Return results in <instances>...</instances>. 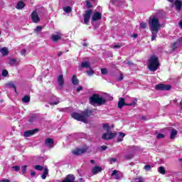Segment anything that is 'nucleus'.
Listing matches in <instances>:
<instances>
[{
  "label": "nucleus",
  "instance_id": "f257e3e1",
  "mask_svg": "<svg viewBox=\"0 0 182 182\" xmlns=\"http://www.w3.org/2000/svg\"><path fill=\"white\" fill-rule=\"evenodd\" d=\"M95 109H85L81 112L80 114L78 112H73L71 116L75 120H77V122H82V123H86L87 122V119L91 116H93V112Z\"/></svg>",
  "mask_w": 182,
  "mask_h": 182
},
{
  "label": "nucleus",
  "instance_id": "f03ea898",
  "mask_svg": "<svg viewBox=\"0 0 182 182\" xmlns=\"http://www.w3.org/2000/svg\"><path fill=\"white\" fill-rule=\"evenodd\" d=\"M149 25L151 32V41H153L156 40V38H157L159 29L161 28V25H160V21L157 17H150Z\"/></svg>",
  "mask_w": 182,
  "mask_h": 182
},
{
  "label": "nucleus",
  "instance_id": "7ed1b4c3",
  "mask_svg": "<svg viewBox=\"0 0 182 182\" xmlns=\"http://www.w3.org/2000/svg\"><path fill=\"white\" fill-rule=\"evenodd\" d=\"M159 66H160L159 57L156 55H151L148 60V69H149L151 72H156V70L159 69Z\"/></svg>",
  "mask_w": 182,
  "mask_h": 182
},
{
  "label": "nucleus",
  "instance_id": "20e7f679",
  "mask_svg": "<svg viewBox=\"0 0 182 182\" xmlns=\"http://www.w3.org/2000/svg\"><path fill=\"white\" fill-rule=\"evenodd\" d=\"M90 105H99L103 106L106 105V100L100 97L99 94H93L89 99Z\"/></svg>",
  "mask_w": 182,
  "mask_h": 182
},
{
  "label": "nucleus",
  "instance_id": "39448f33",
  "mask_svg": "<svg viewBox=\"0 0 182 182\" xmlns=\"http://www.w3.org/2000/svg\"><path fill=\"white\" fill-rule=\"evenodd\" d=\"M102 127L107 132V133L103 134L102 136L103 140H112V139L116 137L117 134L115 132H110V124H109V123L104 124Z\"/></svg>",
  "mask_w": 182,
  "mask_h": 182
},
{
  "label": "nucleus",
  "instance_id": "423d86ee",
  "mask_svg": "<svg viewBox=\"0 0 182 182\" xmlns=\"http://www.w3.org/2000/svg\"><path fill=\"white\" fill-rule=\"evenodd\" d=\"M155 89L156 90L167 91L171 89V85L160 83L155 86Z\"/></svg>",
  "mask_w": 182,
  "mask_h": 182
},
{
  "label": "nucleus",
  "instance_id": "0eeeda50",
  "mask_svg": "<svg viewBox=\"0 0 182 182\" xmlns=\"http://www.w3.org/2000/svg\"><path fill=\"white\" fill-rule=\"evenodd\" d=\"M92 14H93V10L92 9L85 11V14L83 16L85 25H89V21H90Z\"/></svg>",
  "mask_w": 182,
  "mask_h": 182
},
{
  "label": "nucleus",
  "instance_id": "6e6552de",
  "mask_svg": "<svg viewBox=\"0 0 182 182\" xmlns=\"http://www.w3.org/2000/svg\"><path fill=\"white\" fill-rule=\"evenodd\" d=\"M136 102H133L132 103L127 104L124 102V98L121 97L118 102V107L119 109H122L123 106H136Z\"/></svg>",
  "mask_w": 182,
  "mask_h": 182
},
{
  "label": "nucleus",
  "instance_id": "1a4fd4ad",
  "mask_svg": "<svg viewBox=\"0 0 182 182\" xmlns=\"http://www.w3.org/2000/svg\"><path fill=\"white\" fill-rule=\"evenodd\" d=\"M31 21L33 22V23H38V22H41V18H39L38 11H36V10H34L31 13Z\"/></svg>",
  "mask_w": 182,
  "mask_h": 182
},
{
  "label": "nucleus",
  "instance_id": "9d476101",
  "mask_svg": "<svg viewBox=\"0 0 182 182\" xmlns=\"http://www.w3.org/2000/svg\"><path fill=\"white\" fill-rule=\"evenodd\" d=\"M39 132V129L36 128L34 129L28 130L24 132L23 136L24 137H31V136H33L36 133H38Z\"/></svg>",
  "mask_w": 182,
  "mask_h": 182
},
{
  "label": "nucleus",
  "instance_id": "9b49d317",
  "mask_svg": "<svg viewBox=\"0 0 182 182\" xmlns=\"http://www.w3.org/2000/svg\"><path fill=\"white\" fill-rule=\"evenodd\" d=\"M45 144L50 149H53V145L55 144V140L52 138H47L45 140Z\"/></svg>",
  "mask_w": 182,
  "mask_h": 182
},
{
  "label": "nucleus",
  "instance_id": "f8f14e48",
  "mask_svg": "<svg viewBox=\"0 0 182 182\" xmlns=\"http://www.w3.org/2000/svg\"><path fill=\"white\" fill-rule=\"evenodd\" d=\"M100 19H102V13L97 11L93 14L92 21L96 22V21H99Z\"/></svg>",
  "mask_w": 182,
  "mask_h": 182
},
{
  "label": "nucleus",
  "instance_id": "ddd939ff",
  "mask_svg": "<svg viewBox=\"0 0 182 182\" xmlns=\"http://www.w3.org/2000/svg\"><path fill=\"white\" fill-rule=\"evenodd\" d=\"M73 154L75 156H80V154H83L86 153V149H77L75 151H73Z\"/></svg>",
  "mask_w": 182,
  "mask_h": 182
},
{
  "label": "nucleus",
  "instance_id": "4468645a",
  "mask_svg": "<svg viewBox=\"0 0 182 182\" xmlns=\"http://www.w3.org/2000/svg\"><path fill=\"white\" fill-rule=\"evenodd\" d=\"M103 170V168H102V166H95L92 170V174L95 176L96 174H97V173H102V171Z\"/></svg>",
  "mask_w": 182,
  "mask_h": 182
},
{
  "label": "nucleus",
  "instance_id": "2eb2a0df",
  "mask_svg": "<svg viewBox=\"0 0 182 182\" xmlns=\"http://www.w3.org/2000/svg\"><path fill=\"white\" fill-rule=\"evenodd\" d=\"M175 7H176V10L178 11V12H180V11H181V8H182L181 0H175Z\"/></svg>",
  "mask_w": 182,
  "mask_h": 182
},
{
  "label": "nucleus",
  "instance_id": "dca6fc26",
  "mask_svg": "<svg viewBox=\"0 0 182 182\" xmlns=\"http://www.w3.org/2000/svg\"><path fill=\"white\" fill-rule=\"evenodd\" d=\"M177 134H178L177 129H172L171 130V135H170L171 140H174V139H176V137L177 136Z\"/></svg>",
  "mask_w": 182,
  "mask_h": 182
},
{
  "label": "nucleus",
  "instance_id": "f3484780",
  "mask_svg": "<svg viewBox=\"0 0 182 182\" xmlns=\"http://www.w3.org/2000/svg\"><path fill=\"white\" fill-rule=\"evenodd\" d=\"M0 52L2 55V56H8L9 55V50H8V48L4 47L0 50Z\"/></svg>",
  "mask_w": 182,
  "mask_h": 182
},
{
  "label": "nucleus",
  "instance_id": "a211bd4d",
  "mask_svg": "<svg viewBox=\"0 0 182 182\" xmlns=\"http://www.w3.org/2000/svg\"><path fill=\"white\" fill-rule=\"evenodd\" d=\"M25 6V3L22 1H19L16 4V9H23Z\"/></svg>",
  "mask_w": 182,
  "mask_h": 182
},
{
  "label": "nucleus",
  "instance_id": "6ab92c4d",
  "mask_svg": "<svg viewBox=\"0 0 182 182\" xmlns=\"http://www.w3.org/2000/svg\"><path fill=\"white\" fill-rule=\"evenodd\" d=\"M71 82H72L73 85H74L75 86L79 85V80L77 79V76H76V75H73Z\"/></svg>",
  "mask_w": 182,
  "mask_h": 182
},
{
  "label": "nucleus",
  "instance_id": "aec40b11",
  "mask_svg": "<svg viewBox=\"0 0 182 182\" xmlns=\"http://www.w3.org/2000/svg\"><path fill=\"white\" fill-rule=\"evenodd\" d=\"M51 39L53 42H58V41H60V39H62V36L53 34L51 36Z\"/></svg>",
  "mask_w": 182,
  "mask_h": 182
},
{
  "label": "nucleus",
  "instance_id": "412c9836",
  "mask_svg": "<svg viewBox=\"0 0 182 182\" xmlns=\"http://www.w3.org/2000/svg\"><path fill=\"white\" fill-rule=\"evenodd\" d=\"M59 86H63L65 81L63 80V75H60L58 78Z\"/></svg>",
  "mask_w": 182,
  "mask_h": 182
},
{
  "label": "nucleus",
  "instance_id": "4be33fe9",
  "mask_svg": "<svg viewBox=\"0 0 182 182\" xmlns=\"http://www.w3.org/2000/svg\"><path fill=\"white\" fill-rule=\"evenodd\" d=\"M21 102L23 103H29L31 102V96L25 95L22 99Z\"/></svg>",
  "mask_w": 182,
  "mask_h": 182
},
{
  "label": "nucleus",
  "instance_id": "5701e85b",
  "mask_svg": "<svg viewBox=\"0 0 182 182\" xmlns=\"http://www.w3.org/2000/svg\"><path fill=\"white\" fill-rule=\"evenodd\" d=\"M48 174H49V169H48V168H46L44 169V172L41 175V178L43 180H46V177L48 176Z\"/></svg>",
  "mask_w": 182,
  "mask_h": 182
},
{
  "label": "nucleus",
  "instance_id": "b1692460",
  "mask_svg": "<svg viewBox=\"0 0 182 182\" xmlns=\"http://www.w3.org/2000/svg\"><path fill=\"white\" fill-rule=\"evenodd\" d=\"M81 68L85 69L90 68V63L86 61L81 63Z\"/></svg>",
  "mask_w": 182,
  "mask_h": 182
},
{
  "label": "nucleus",
  "instance_id": "393cba45",
  "mask_svg": "<svg viewBox=\"0 0 182 182\" xmlns=\"http://www.w3.org/2000/svg\"><path fill=\"white\" fill-rule=\"evenodd\" d=\"M9 65H11V66H14V65H19V62L16 61V59L15 58H10Z\"/></svg>",
  "mask_w": 182,
  "mask_h": 182
},
{
  "label": "nucleus",
  "instance_id": "a878e982",
  "mask_svg": "<svg viewBox=\"0 0 182 182\" xmlns=\"http://www.w3.org/2000/svg\"><path fill=\"white\" fill-rule=\"evenodd\" d=\"M176 41L174 42L171 46V48L172 49V52H174L176 49H178V46Z\"/></svg>",
  "mask_w": 182,
  "mask_h": 182
},
{
  "label": "nucleus",
  "instance_id": "bb28decb",
  "mask_svg": "<svg viewBox=\"0 0 182 182\" xmlns=\"http://www.w3.org/2000/svg\"><path fill=\"white\" fill-rule=\"evenodd\" d=\"M111 176H112V177H113V176H115L116 180H119V178H120V176L117 173V170H114L112 171V173L111 174Z\"/></svg>",
  "mask_w": 182,
  "mask_h": 182
},
{
  "label": "nucleus",
  "instance_id": "cd10ccee",
  "mask_svg": "<svg viewBox=\"0 0 182 182\" xmlns=\"http://www.w3.org/2000/svg\"><path fill=\"white\" fill-rule=\"evenodd\" d=\"M134 157V155L133 154H128L124 156L125 160H132Z\"/></svg>",
  "mask_w": 182,
  "mask_h": 182
},
{
  "label": "nucleus",
  "instance_id": "c85d7f7f",
  "mask_svg": "<svg viewBox=\"0 0 182 182\" xmlns=\"http://www.w3.org/2000/svg\"><path fill=\"white\" fill-rule=\"evenodd\" d=\"M60 103V101H59V98H57L55 101L49 102V105L50 106H55V105H59Z\"/></svg>",
  "mask_w": 182,
  "mask_h": 182
},
{
  "label": "nucleus",
  "instance_id": "c756f323",
  "mask_svg": "<svg viewBox=\"0 0 182 182\" xmlns=\"http://www.w3.org/2000/svg\"><path fill=\"white\" fill-rule=\"evenodd\" d=\"M159 173H160V174H166V169L164 168V166H160L159 167Z\"/></svg>",
  "mask_w": 182,
  "mask_h": 182
},
{
  "label": "nucleus",
  "instance_id": "7c9ffc66",
  "mask_svg": "<svg viewBox=\"0 0 182 182\" xmlns=\"http://www.w3.org/2000/svg\"><path fill=\"white\" fill-rule=\"evenodd\" d=\"M28 170V166L25 165L21 166V173L22 174H25Z\"/></svg>",
  "mask_w": 182,
  "mask_h": 182
},
{
  "label": "nucleus",
  "instance_id": "2f4dec72",
  "mask_svg": "<svg viewBox=\"0 0 182 182\" xmlns=\"http://www.w3.org/2000/svg\"><path fill=\"white\" fill-rule=\"evenodd\" d=\"M8 75H9V73H8L7 70H3L1 72V76H3L4 77H6V76H8Z\"/></svg>",
  "mask_w": 182,
  "mask_h": 182
},
{
  "label": "nucleus",
  "instance_id": "473e14b6",
  "mask_svg": "<svg viewBox=\"0 0 182 182\" xmlns=\"http://www.w3.org/2000/svg\"><path fill=\"white\" fill-rule=\"evenodd\" d=\"M139 27L141 28V29H147V23H141L139 24Z\"/></svg>",
  "mask_w": 182,
  "mask_h": 182
},
{
  "label": "nucleus",
  "instance_id": "72a5a7b5",
  "mask_svg": "<svg viewBox=\"0 0 182 182\" xmlns=\"http://www.w3.org/2000/svg\"><path fill=\"white\" fill-rule=\"evenodd\" d=\"M64 11H65L66 14H70V12H72V8L70 6H66L64 9Z\"/></svg>",
  "mask_w": 182,
  "mask_h": 182
},
{
  "label": "nucleus",
  "instance_id": "f704fd0d",
  "mask_svg": "<svg viewBox=\"0 0 182 182\" xmlns=\"http://www.w3.org/2000/svg\"><path fill=\"white\" fill-rule=\"evenodd\" d=\"M34 168L36 170H38V171H42V170H43V166H41V165H36L34 166Z\"/></svg>",
  "mask_w": 182,
  "mask_h": 182
},
{
  "label": "nucleus",
  "instance_id": "c9c22d12",
  "mask_svg": "<svg viewBox=\"0 0 182 182\" xmlns=\"http://www.w3.org/2000/svg\"><path fill=\"white\" fill-rule=\"evenodd\" d=\"M43 28V27L41 26H38L36 28H35V32L36 33H39V32H41L42 31V29Z\"/></svg>",
  "mask_w": 182,
  "mask_h": 182
},
{
  "label": "nucleus",
  "instance_id": "e433bc0d",
  "mask_svg": "<svg viewBox=\"0 0 182 182\" xmlns=\"http://www.w3.org/2000/svg\"><path fill=\"white\" fill-rule=\"evenodd\" d=\"M86 6L88 8V9H90V8H93V5H92V3L89 1H85Z\"/></svg>",
  "mask_w": 182,
  "mask_h": 182
},
{
  "label": "nucleus",
  "instance_id": "4c0bfd02",
  "mask_svg": "<svg viewBox=\"0 0 182 182\" xmlns=\"http://www.w3.org/2000/svg\"><path fill=\"white\" fill-rule=\"evenodd\" d=\"M86 73L88 75V76H92V75H95V71L93 69L90 68V70L86 71Z\"/></svg>",
  "mask_w": 182,
  "mask_h": 182
},
{
  "label": "nucleus",
  "instance_id": "58836bf2",
  "mask_svg": "<svg viewBox=\"0 0 182 182\" xmlns=\"http://www.w3.org/2000/svg\"><path fill=\"white\" fill-rule=\"evenodd\" d=\"M144 168L145 171H150V170H151V166L150 165H145Z\"/></svg>",
  "mask_w": 182,
  "mask_h": 182
},
{
  "label": "nucleus",
  "instance_id": "ea45409f",
  "mask_svg": "<svg viewBox=\"0 0 182 182\" xmlns=\"http://www.w3.org/2000/svg\"><path fill=\"white\" fill-rule=\"evenodd\" d=\"M108 161L112 164V163H116L117 161V159L116 158H109Z\"/></svg>",
  "mask_w": 182,
  "mask_h": 182
},
{
  "label": "nucleus",
  "instance_id": "a19ab883",
  "mask_svg": "<svg viewBox=\"0 0 182 182\" xmlns=\"http://www.w3.org/2000/svg\"><path fill=\"white\" fill-rule=\"evenodd\" d=\"M13 170H14V171H19L21 170V166H12Z\"/></svg>",
  "mask_w": 182,
  "mask_h": 182
},
{
  "label": "nucleus",
  "instance_id": "79ce46f5",
  "mask_svg": "<svg viewBox=\"0 0 182 182\" xmlns=\"http://www.w3.org/2000/svg\"><path fill=\"white\" fill-rule=\"evenodd\" d=\"M164 137H166V136L164 134L159 133L157 134V139H164Z\"/></svg>",
  "mask_w": 182,
  "mask_h": 182
},
{
  "label": "nucleus",
  "instance_id": "37998d69",
  "mask_svg": "<svg viewBox=\"0 0 182 182\" xmlns=\"http://www.w3.org/2000/svg\"><path fill=\"white\" fill-rule=\"evenodd\" d=\"M101 73H102V75H106V74L107 73V69H106V68H102V69H101Z\"/></svg>",
  "mask_w": 182,
  "mask_h": 182
},
{
  "label": "nucleus",
  "instance_id": "c03bdc74",
  "mask_svg": "<svg viewBox=\"0 0 182 182\" xmlns=\"http://www.w3.org/2000/svg\"><path fill=\"white\" fill-rule=\"evenodd\" d=\"M9 87H12V89H14L15 92H16V86L14 83L9 84Z\"/></svg>",
  "mask_w": 182,
  "mask_h": 182
},
{
  "label": "nucleus",
  "instance_id": "a18cd8bd",
  "mask_svg": "<svg viewBox=\"0 0 182 182\" xmlns=\"http://www.w3.org/2000/svg\"><path fill=\"white\" fill-rule=\"evenodd\" d=\"M122 46V44H117V45H114L113 46V49H120V48Z\"/></svg>",
  "mask_w": 182,
  "mask_h": 182
},
{
  "label": "nucleus",
  "instance_id": "49530a36",
  "mask_svg": "<svg viewBox=\"0 0 182 182\" xmlns=\"http://www.w3.org/2000/svg\"><path fill=\"white\" fill-rule=\"evenodd\" d=\"M124 63H126V65H129V66H132V65H134L133 63V62H132V61H127V62L124 61Z\"/></svg>",
  "mask_w": 182,
  "mask_h": 182
},
{
  "label": "nucleus",
  "instance_id": "de8ad7c7",
  "mask_svg": "<svg viewBox=\"0 0 182 182\" xmlns=\"http://www.w3.org/2000/svg\"><path fill=\"white\" fill-rule=\"evenodd\" d=\"M33 122H35V116H32L29 119L30 123H33Z\"/></svg>",
  "mask_w": 182,
  "mask_h": 182
},
{
  "label": "nucleus",
  "instance_id": "09e8293b",
  "mask_svg": "<svg viewBox=\"0 0 182 182\" xmlns=\"http://www.w3.org/2000/svg\"><path fill=\"white\" fill-rule=\"evenodd\" d=\"M101 149L102 150V151H105V150L107 149V146L105 145H103L101 146Z\"/></svg>",
  "mask_w": 182,
  "mask_h": 182
},
{
  "label": "nucleus",
  "instance_id": "8fccbe9b",
  "mask_svg": "<svg viewBox=\"0 0 182 182\" xmlns=\"http://www.w3.org/2000/svg\"><path fill=\"white\" fill-rule=\"evenodd\" d=\"M80 90H83V87L80 86L77 88V92H80Z\"/></svg>",
  "mask_w": 182,
  "mask_h": 182
},
{
  "label": "nucleus",
  "instance_id": "3c124183",
  "mask_svg": "<svg viewBox=\"0 0 182 182\" xmlns=\"http://www.w3.org/2000/svg\"><path fill=\"white\" fill-rule=\"evenodd\" d=\"M25 53H26V50L23 49L21 52V55H25Z\"/></svg>",
  "mask_w": 182,
  "mask_h": 182
},
{
  "label": "nucleus",
  "instance_id": "603ef678",
  "mask_svg": "<svg viewBox=\"0 0 182 182\" xmlns=\"http://www.w3.org/2000/svg\"><path fill=\"white\" fill-rule=\"evenodd\" d=\"M119 136H121V137L123 139V137H124V136H126V134L123 132H119Z\"/></svg>",
  "mask_w": 182,
  "mask_h": 182
},
{
  "label": "nucleus",
  "instance_id": "864d4df0",
  "mask_svg": "<svg viewBox=\"0 0 182 182\" xmlns=\"http://www.w3.org/2000/svg\"><path fill=\"white\" fill-rule=\"evenodd\" d=\"M31 176H32L33 177H35V176H36V172H35V171H31Z\"/></svg>",
  "mask_w": 182,
  "mask_h": 182
},
{
  "label": "nucleus",
  "instance_id": "5fc2aeb1",
  "mask_svg": "<svg viewBox=\"0 0 182 182\" xmlns=\"http://www.w3.org/2000/svg\"><path fill=\"white\" fill-rule=\"evenodd\" d=\"M0 182H11V181L8 179H3V180H0Z\"/></svg>",
  "mask_w": 182,
  "mask_h": 182
},
{
  "label": "nucleus",
  "instance_id": "6e6d98bb",
  "mask_svg": "<svg viewBox=\"0 0 182 182\" xmlns=\"http://www.w3.org/2000/svg\"><path fill=\"white\" fill-rule=\"evenodd\" d=\"M118 80H123V74H122V73L120 74L119 78Z\"/></svg>",
  "mask_w": 182,
  "mask_h": 182
},
{
  "label": "nucleus",
  "instance_id": "4d7b16f0",
  "mask_svg": "<svg viewBox=\"0 0 182 182\" xmlns=\"http://www.w3.org/2000/svg\"><path fill=\"white\" fill-rule=\"evenodd\" d=\"M178 26H180V28H182V20H181L178 23Z\"/></svg>",
  "mask_w": 182,
  "mask_h": 182
},
{
  "label": "nucleus",
  "instance_id": "13d9d810",
  "mask_svg": "<svg viewBox=\"0 0 182 182\" xmlns=\"http://www.w3.org/2000/svg\"><path fill=\"white\" fill-rule=\"evenodd\" d=\"M63 55V52L60 51L59 53H58V57L60 58V56H62Z\"/></svg>",
  "mask_w": 182,
  "mask_h": 182
},
{
  "label": "nucleus",
  "instance_id": "bf43d9fd",
  "mask_svg": "<svg viewBox=\"0 0 182 182\" xmlns=\"http://www.w3.org/2000/svg\"><path fill=\"white\" fill-rule=\"evenodd\" d=\"M132 36H133L134 38H137V36H139V34L134 33V34L132 35Z\"/></svg>",
  "mask_w": 182,
  "mask_h": 182
},
{
  "label": "nucleus",
  "instance_id": "052dcab7",
  "mask_svg": "<svg viewBox=\"0 0 182 182\" xmlns=\"http://www.w3.org/2000/svg\"><path fill=\"white\" fill-rule=\"evenodd\" d=\"M90 163H91V164H95V160L91 159L90 160Z\"/></svg>",
  "mask_w": 182,
  "mask_h": 182
},
{
  "label": "nucleus",
  "instance_id": "680f3d73",
  "mask_svg": "<svg viewBox=\"0 0 182 182\" xmlns=\"http://www.w3.org/2000/svg\"><path fill=\"white\" fill-rule=\"evenodd\" d=\"M82 46L87 47V46H89V44L85 43L82 44Z\"/></svg>",
  "mask_w": 182,
  "mask_h": 182
},
{
  "label": "nucleus",
  "instance_id": "e2e57ef3",
  "mask_svg": "<svg viewBox=\"0 0 182 182\" xmlns=\"http://www.w3.org/2000/svg\"><path fill=\"white\" fill-rule=\"evenodd\" d=\"M120 141H123V140L122 139H118L117 143H120Z\"/></svg>",
  "mask_w": 182,
  "mask_h": 182
},
{
  "label": "nucleus",
  "instance_id": "0e129e2a",
  "mask_svg": "<svg viewBox=\"0 0 182 182\" xmlns=\"http://www.w3.org/2000/svg\"><path fill=\"white\" fill-rule=\"evenodd\" d=\"M168 2H171V4H173V0H168Z\"/></svg>",
  "mask_w": 182,
  "mask_h": 182
},
{
  "label": "nucleus",
  "instance_id": "69168bd1",
  "mask_svg": "<svg viewBox=\"0 0 182 182\" xmlns=\"http://www.w3.org/2000/svg\"><path fill=\"white\" fill-rule=\"evenodd\" d=\"M142 120H146V117H142Z\"/></svg>",
  "mask_w": 182,
  "mask_h": 182
},
{
  "label": "nucleus",
  "instance_id": "338daca9",
  "mask_svg": "<svg viewBox=\"0 0 182 182\" xmlns=\"http://www.w3.org/2000/svg\"><path fill=\"white\" fill-rule=\"evenodd\" d=\"M109 100H113V97H109Z\"/></svg>",
  "mask_w": 182,
  "mask_h": 182
},
{
  "label": "nucleus",
  "instance_id": "774afa93",
  "mask_svg": "<svg viewBox=\"0 0 182 182\" xmlns=\"http://www.w3.org/2000/svg\"><path fill=\"white\" fill-rule=\"evenodd\" d=\"M180 106L182 107V100H181V102H180Z\"/></svg>",
  "mask_w": 182,
  "mask_h": 182
}]
</instances>
